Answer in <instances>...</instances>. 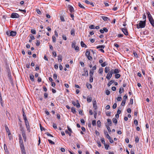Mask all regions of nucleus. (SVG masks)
Segmentation results:
<instances>
[{
  "label": "nucleus",
  "instance_id": "4be33fe9",
  "mask_svg": "<svg viewBox=\"0 0 154 154\" xmlns=\"http://www.w3.org/2000/svg\"><path fill=\"white\" fill-rule=\"evenodd\" d=\"M107 121L108 124L109 125V126H111L112 124L111 120L110 119H107Z\"/></svg>",
  "mask_w": 154,
  "mask_h": 154
},
{
  "label": "nucleus",
  "instance_id": "6ab92c4d",
  "mask_svg": "<svg viewBox=\"0 0 154 154\" xmlns=\"http://www.w3.org/2000/svg\"><path fill=\"white\" fill-rule=\"evenodd\" d=\"M109 67H106L105 68V72L106 73H107L109 71H110V69H109Z\"/></svg>",
  "mask_w": 154,
  "mask_h": 154
},
{
  "label": "nucleus",
  "instance_id": "58836bf2",
  "mask_svg": "<svg viewBox=\"0 0 154 154\" xmlns=\"http://www.w3.org/2000/svg\"><path fill=\"white\" fill-rule=\"evenodd\" d=\"M106 127L107 128V129L108 132H109V133H110L111 131V130H110V128L109 127V126H108V125H106Z\"/></svg>",
  "mask_w": 154,
  "mask_h": 154
},
{
  "label": "nucleus",
  "instance_id": "603ef678",
  "mask_svg": "<svg viewBox=\"0 0 154 154\" xmlns=\"http://www.w3.org/2000/svg\"><path fill=\"white\" fill-rule=\"evenodd\" d=\"M108 72H108V73H109V74H111V75H112V74H114V73H113V69H112L111 71H109Z\"/></svg>",
  "mask_w": 154,
  "mask_h": 154
},
{
  "label": "nucleus",
  "instance_id": "a19ab883",
  "mask_svg": "<svg viewBox=\"0 0 154 154\" xmlns=\"http://www.w3.org/2000/svg\"><path fill=\"white\" fill-rule=\"evenodd\" d=\"M52 39L53 40V42H56V37L55 36L53 35L52 37Z\"/></svg>",
  "mask_w": 154,
  "mask_h": 154
},
{
  "label": "nucleus",
  "instance_id": "e433bc0d",
  "mask_svg": "<svg viewBox=\"0 0 154 154\" xmlns=\"http://www.w3.org/2000/svg\"><path fill=\"white\" fill-rule=\"evenodd\" d=\"M29 36L31 38V39L32 40H33L35 39V38L34 36H33L32 34H30L29 35Z\"/></svg>",
  "mask_w": 154,
  "mask_h": 154
},
{
  "label": "nucleus",
  "instance_id": "774afa93",
  "mask_svg": "<svg viewBox=\"0 0 154 154\" xmlns=\"http://www.w3.org/2000/svg\"><path fill=\"white\" fill-rule=\"evenodd\" d=\"M117 107V104L116 103H115L113 104L112 106V108L113 109H115Z\"/></svg>",
  "mask_w": 154,
  "mask_h": 154
},
{
  "label": "nucleus",
  "instance_id": "de8ad7c7",
  "mask_svg": "<svg viewBox=\"0 0 154 154\" xmlns=\"http://www.w3.org/2000/svg\"><path fill=\"white\" fill-rule=\"evenodd\" d=\"M105 93H106V94L107 95H109L110 94V91L109 90H107L106 91Z\"/></svg>",
  "mask_w": 154,
  "mask_h": 154
},
{
  "label": "nucleus",
  "instance_id": "72a5a7b5",
  "mask_svg": "<svg viewBox=\"0 0 154 154\" xmlns=\"http://www.w3.org/2000/svg\"><path fill=\"white\" fill-rule=\"evenodd\" d=\"M133 54L134 55V56L136 58H137L138 57V56L137 55V54L136 53V52H135L134 51H133Z\"/></svg>",
  "mask_w": 154,
  "mask_h": 154
},
{
  "label": "nucleus",
  "instance_id": "1a4fd4ad",
  "mask_svg": "<svg viewBox=\"0 0 154 154\" xmlns=\"http://www.w3.org/2000/svg\"><path fill=\"white\" fill-rule=\"evenodd\" d=\"M10 36L14 37L16 35L17 33L16 32L12 31L10 32Z\"/></svg>",
  "mask_w": 154,
  "mask_h": 154
},
{
  "label": "nucleus",
  "instance_id": "6e6552de",
  "mask_svg": "<svg viewBox=\"0 0 154 154\" xmlns=\"http://www.w3.org/2000/svg\"><path fill=\"white\" fill-rule=\"evenodd\" d=\"M22 136L24 139V141L26 142V137L25 132L21 133Z\"/></svg>",
  "mask_w": 154,
  "mask_h": 154
},
{
  "label": "nucleus",
  "instance_id": "473e14b6",
  "mask_svg": "<svg viewBox=\"0 0 154 154\" xmlns=\"http://www.w3.org/2000/svg\"><path fill=\"white\" fill-rule=\"evenodd\" d=\"M135 142L136 143H138L139 142V139L138 136L135 137Z\"/></svg>",
  "mask_w": 154,
  "mask_h": 154
},
{
  "label": "nucleus",
  "instance_id": "e2e57ef3",
  "mask_svg": "<svg viewBox=\"0 0 154 154\" xmlns=\"http://www.w3.org/2000/svg\"><path fill=\"white\" fill-rule=\"evenodd\" d=\"M103 29L104 30V32H107L108 31V29L106 27L103 28Z\"/></svg>",
  "mask_w": 154,
  "mask_h": 154
},
{
  "label": "nucleus",
  "instance_id": "f8f14e48",
  "mask_svg": "<svg viewBox=\"0 0 154 154\" xmlns=\"http://www.w3.org/2000/svg\"><path fill=\"white\" fill-rule=\"evenodd\" d=\"M81 45L82 47L86 48L87 47V46L82 41L81 42Z\"/></svg>",
  "mask_w": 154,
  "mask_h": 154
},
{
  "label": "nucleus",
  "instance_id": "49530a36",
  "mask_svg": "<svg viewBox=\"0 0 154 154\" xmlns=\"http://www.w3.org/2000/svg\"><path fill=\"white\" fill-rule=\"evenodd\" d=\"M92 125L94 126L96 125V121L95 120H94L92 121Z\"/></svg>",
  "mask_w": 154,
  "mask_h": 154
},
{
  "label": "nucleus",
  "instance_id": "a211bd4d",
  "mask_svg": "<svg viewBox=\"0 0 154 154\" xmlns=\"http://www.w3.org/2000/svg\"><path fill=\"white\" fill-rule=\"evenodd\" d=\"M92 100V98L88 96L87 98V101L88 102H90Z\"/></svg>",
  "mask_w": 154,
  "mask_h": 154
},
{
  "label": "nucleus",
  "instance_id": "9d476101",
  "mask_svg": "<svg viewBox=\"0 0 154 154\" xmlns=\"http://www.w3.org/2000/svg\"><path fill=\"white\" fill-rule=\"evenodd\" d=\"M93 107L95 110H96L97 109V103L95 100L93 103Z\"/></svg>",
  "mask_w": 154,
  "mask_h": 154
},
{
  "label": "nucleus",
  "instance_id": "b1692460",
  "mask_svg": "<svg viewBox=\"0 0 154 154\" xmlns=\"http://www.w3.org/2000/svg\"><path fill=\"white\" fill-rule=\"evenodd\" d=\"M152 26L154 27V20H149Z\"/></svg>",
  "mask_w": 154,
  "mask_h": 154
},
{
  "label": "nucleus",
  "instance_id": "dca6fc26",
  "mask_svg": "<svg viewBox=\"0 0 154 154\" xmlns=\"http://www.w3.org/2000/svg\"><path fill=\"white\" fill-rule=\"evenodd\" d=\"M58 60L59 62H61L62 60V57L61 55L58 56Z\"/></svg>",
  "mask_w": 154,
  "mask_h": 154
},
{
  "label": "nucleus",
  "instance_id": "5fc2aeb1",
  "mask_svg": "<svg viewBox=\"0 0 154 154\" xmlns=\"http://www.w3.org/2000/svg\"><path fill=\"white\" fill-rule=\"evenodd\" d=\"M127 99V96L126 94H125L123 97V100L126 101V99Z\"/></svg>",
  "mask_w": 154,
  "mask_h": 154
},
{
  "label": "nucleus",
  "instance_id": "7c9ffc66",
  "mask_svg": "<svg viewBox=\"0 0 154 154\" xmlns=\"http://www.w3.org/2000/svg\"><path fill=\"white\" fill-rule=\"evenodd\" d=\"M90 52L88 51V49H87L86 51V52L85 53V55L86 56V57L90 55Z\"/></svg>",
  "mask_w": 154,
  "mask_h": 154
},
{
  "label": "nucleus",
  "instance_id": "13d9d810",
  "mask_svg": "<svg viewBox=\"0 0 154 154\" xmlns=\"http://www.w3.org/2000/svg\"><path fill=\"white\" fill-rule=\"evenodd\" d=\"M124 35L123 34H118L117 35V36L119 38H121L123 37Z\"/></svg>",
  "mask_w": 154,
  "mask_h": 154
},
{
  "label": "nucleus",
  "instance_id": "09e8293b",
  "mask_svg": "<svg viewBox=\"0 0 154 154\" xmlns=\"http://www.w3.org/2000/svg\"><path fill=\"white\" fill-rule=\"evenodd\" d=\"M134 124L136 126L137 125H138V122L137 120H135L134 121Z\"/></svg>",
  "mask_w": 154,
  "mask_h": 154
},
{
  "label": "nucleus",
  "instance_id": "c85d7f7f",
  "mask_svg": "<svg viewBox=\"0 0 154 154\" xmlns=\"http://www.w3.org/2000/svg\"><path fill=\"white\" fill-rule=\"evenodd\" d=\"M22 111H23V119L27 118L23 109H22Z\"/></svg>",
  "mask_w": 154,
  "mask_h": 154
},
{
  "label": "nucleus",
  "instance_id": "79ce46f5",
  "mask_svg": "<svg viewBox=\"0 0 154 154\" xmlns=\"http://www.w3.org/2000/svg\"><path fill=\"white\" fill-rule=\"evenodd\" d=\"M31 32L33 34H36V31L35 29H32L31 30Z\"/></svg>",
  "mask_w": 154,
  "mask_h": 154
},
{
  "label": "nucleus",
  "instance_id": "c03bdc74",
  "mask_svg": "<svg viewBox=\"0 0 154 154\" xmlns=\"http://www.w3.org/2000/svg\"><path fill=\"white\" fill-rule=\"evenodd\" d=\"M126 103V101L125 100H122V103L121 104V105L122 106H124L125 105Z\"/></svg>",
  "mask_w": 154,
  "mask_h": 154
},
{
  "label": "nucleus",
  "instance_id": "f257e3e1",
  "mask_svg": "<svg viewBox=\"0 0 154 154\" xmlns=\"http://www.w3.org/2000/svg\"><path fill=\"white\" fill-rule=\"evenodd\" d=\"M146 20L144 21L140 20L138 22V24H137V29L144 28L146 26Z\"/></svg>",
  "mask_w": 154,
  "mask_h": 154
},
{
  "label": "nucleus",
  "instance_id": "ea45409f",
  "mask_svg": "<svg viewBox=\"0 0 154 154\" xmlns=\"http://www.w3.org/2000/svg\"><path fill=\"white\" fill-rule=\"evenodd\" d=\"M105 148L106 150L108 149V148L109 147V146L108 144H105L104 145Z\"/></svg>",
  "mask_w": 154,
  "mask_h": 154
},
{
  "label": "nucleus",
  "instance_id": "f03ea898",
  "mask_svg": "<svg viewBox=\"0 0 154 154\" xmlns=\"http://www.w3.org/2000/svg\"><path fill=\"white\" fill-rule=\"evenodd\" d=\"M76 43L75 42H72V47L75 49L77 52L79 51V48L78 46H75Z\"/></svg>",
  "mask_w": 154,
  "mask_h": 154
},
{
  "label": "nucleus",
  "instance_id": "37998d69",
  "mask_svg": "<svg viewBox=\"0 0 154 154\" xmlns=\"http://www.w3.org/2000/svg\"><path fill=\"white\" fill-rule=\"evenodd\" d=\"M106 65V62H104L103 63H102L101 64V66L102 67H104Z\"/></svg>",
  "mask_w": 154,
  "mask_h": 154
},
{
  "label": "nucleus",
  "instance_id": "39448f33",
  "mask_svg": "<svg viewBox=\"0 0 154 154\" xmlns=\"http://www.w3.org/2000/svg\"><path fill=\"white\" fill-rule=\"evenodd\" d=\"M68 8L69 10L71 13L74 12V9L73 8L71 5H68Z\"/></svg>",
  "mask_w": 154,
  "mask_h": 154
},
{
  "label": "nucleus",
  "instance_id": "f704fd0d",
  "mask_svg": "<svg viewBox=\"0 0 154 154\" xmlns=\"http://www.w3.org/2000/svg\"><path fill=\"white\" fill-rule=\"evenodd\" d=\"M94 73V71L92 70H91L90 71L89 75L90 76H93V74Z\"/></svg>",
  "mask_w": 154,
  "mask_h": 154
},
{
  "label": "nucleus",
  "instance_id": "bb28decb",
  "mask_svg": "<svg viewBox=\"0 0 154 154\" xmlns=\"http://www.w3.org/2000/svg\"><path fill=\"white\" fill-rule=\"evenodd\" d=\"M124 91V89L122 88H121L119 89V92L120 94H122Z\"/></svg>",
  "mask_w": 154,
  "mask_h": 154
},
{
  "label": "nucleus",
  "instance_id": "f3484780",
  "mask_svg": "<svg viewBox=\"0 0 154 154\" xmlns=\"http://www.w3.org/2000/svg\"><path fill=\"white\" fill-rule=\"evenodd\" d=\"M105 48L104 45H99V46H97L96 47V48L97 49H99L100 48Z\"/></svg>",
  "mask_w": 154,
  "mask_h": 154
},
{
  "label": "nucleus",
  "instance_id": "5701e85b",
  "mask_svg": "<svg viewBox=\"0 0 154 154\" xmlns=\"http://www.w3.org/2000/svg\"><path fill=\"white\" fill-rule=\"evenodd\" d=\"M100 18H101L102 19H109L106 16H103V15L100 16Z\"/></svg>",
  "mask_w": 154,
  "mask_h": 154
},
{
  "label": "nucleus",
  "instance_id": "9b49d317",
  "mask_svg": "<svg viewBox=\"0 0 154 154\" xmlns=\"http://www.w3.org/2000/svg\"><path fill=\"white\" fill-rule=\"evenodd\" d=\"M112 75L109 74V73H108L106 76V78L108 80H109L112 77Z\"/></svg>",
  "mask_w": 154,
  "mask_h": 154
},
{
  "label": "nucleus",
  "instance_id": "2f4dec72",
  "mask_svg": "<svg viewBox=\"0 0 154 154\" xmlns=\"http://www.w3.org/2000/svg\"><path fill=\"white\" fill-rule=\"evenodd\" d=\"M112 120V122L113 123H115L116 124L117 123V120L116 118H113Z\"/></svg>",
  "mask_w": 154,
  "mask_h": 154
},
{
  "label": "nucleus",
  "instance_id": "a878e982",
  "mask_svg": "<svg viewBox=\"0 0 154 154\" xmlns=\"http://www.w3.org/2000/svg\"><path fill=\"white\" fill-rule=\"evenodd\" d=\"M99 73L100 74H102L103 72V69L101 67L100 68L99 70Z\"/></svg>",
  "mask_w": 154,
  "mask_h": 154
},
{
  "label": "nucleus",
  "instance_id": "680f3d73",
  "mask_svg": "<svg viewBox=\"0 0 154 154\" xmlns=\"http://www.w3.org/2000/svg\"><path fill=\"white\" fill-rule=\"evenodd\" d=\"M96 68H97V66H96V65H95L92 67V69L91 70L94 71V70H96Z\"/></svg>",
  "mask_w": 154,
  "mask_h": 154
},
{
  "label": "nucleus",
  "instance_id": "7ed1b4c3",
  "mask_svg": "<svg viewBox=\"0 0 154 154\" xmlns=\"http://www.w3.org/2000/svg\"><path fill=\"white\" fill-rule=\"evenodd\" d=\"M19 17V15L16 13H12L11 15V17L13 18H18Z\"/></svg>",
  "mask_w": 154,
  "mask_h": 154
},
{
  "label": "nucleus",
  "instance_id": "cd10ccee",
  "mask_svg": "<svg viewBox=\"0 0 154 154\" xmlns=\"http://www.w3.org/2000/svg\"><path fill=\"white\" fill-rule=\"evenodd\" d=\"M86 86H87V88L89 89L91 88H92V85L89 84H86Z\"/></svg>",
  "mask_w": 154,
  "mask_h": 154
},
{
  "label": "nucleus",
  "instance_id": "bf43d9fd",
  "mask_svg": "<svg viewBox=\"0 0 154 154\" xmlns=\"http://www.w3.org/2000/svg\"><path fill=\"white\" fill-rule=\"evenodd\" d=\"M48 141L50 143H51V144H54V143L52 141V140H49V139H48Z\"/></svg>",
  "mask_w": 154,
  "mask_h": 154
},
{
  "label": "nucleus",
  "instance_id": "4c0bfd02",
  "mask_svg": "<svg viewBox=\"0 0 154 154\" xmlns=\"http://www.w3.org/2000/svg\"><path fill=\"white\" fill-rule=\"evenodd\" d=\"M101 122L100 120H98L97 122V125L99 127H100L101 126Z\"/></svg>",
  "mask_w": 154,
  "mask_h": 154
},
{
  "label": "nucleus",
  "instance_id": "3c124183",
  "mask_svg": "<svg viewBox=\"0 0 154 154\" xmlns=\"http://www.w3.org/2000/svg\"><path fill=\"white\" fill-rule=\"evenodd\" d=\"M40 44V42L39 40H37L36 41V45L37 46H38Z\"/></svg>",
  "mask_w": 154,
  "mask_h": 154
},
{
  "label": "nucleus",
  "instance_id": "864d4df0",
  "mask_svg": "<svg viewBox=\"0 0 154 154\" xmlns=\"http://www.w3.org/2000/svg\"><path fill=\"white\" fill-rule=\"evenodd\" d=\"M57 75L56 74L54 73V74L53 78L54 79H57Z\"/></svg>",
  "mask_w": 154,
  "mask_h": 154
},
{
  "label": "nucleus",
  "instance_id": "aec40b11",
  "mask_svg": "<svg viewBox=\"0 0 154 154\" xmlns=\"http://www.w3.org/2000/svg\"><path fill=\"white\" fill-rule=\"evenodd\" d=\"M78 4L80 8L85 9V7L83 6L82 4H81L80 2H78Z\"/></svg>",
  "mask_w": 154,
  "mask_h": 154
},
{
  "label": "nucleus",
  "instance_id": "a18cd8bd",
  "mask_svg": "<svg viewBox=\"0 0 154 154\" xmlns=\"http://www.w3.org/2000/svg\"><path fill=\"white\" fill-rule=\"evenodd\" d=\"M101 141L102 143L104 144V145H105V141L104 139V138H101Z\"/></svg>",
  "mask_w": 154,
  "mask_h": 154
},
{
  "label": "nucleus",
  "instance_id": "20e7f679",
  "mask_svg": "<svg viewBox=\"0 0 154 154\" xmlns=\"http://www.w3.org/2000/svg\"><path fill=\"white\" fill-rule=\"evenodd\" d=\"M121 29L125 35H128V33L127 29L124 28H121Z\"/></svg>",
  "mask_w": 154,
  "mask_h": 154
},
{
  "label": "nucleus",
  "instance_id": "c9c22d12",
  "mask_svg": "<svg viewBox=\"0 0 154 154\" xmlns=\"http://www.w3.org/2000/svg\"><path fill=\"white\" fill-rule=\"evenodd\" d=\"M25 125L27 130H29V129L30 128L29 123L26 124Z\"/></svg>",
  "mask_w": 154,
  "mask_h": 154
},
{
  "label": "nucleus",
  "instance_id": "6e6d98bb",
  "mask_svg": "<svg viewBox=\"0 0 154 154\" xmlns=\"http://www.w3.org/2000/svg\"><path fill=\"white\" fill-rule=\"evenodd\" d=\"M93 76H90L89 81L90 82H93Z\"/></svg>",
  "mask_w": 154,
  "mask_h": 154
},
{
  "label": "nucleus",
  "instance_id": "2eb2a0df",
  "mask_svg": "<svg viewBox=\"0 0 154 154\" xmlns=\"http://www.w3.org/2000/svg\"><path fill=\"white\" fill-rule=\"evenodd\" d=\"M85 73L83 74H82V76H85V75L86 76H88V71L87 70L84 71Z\"/></svg>",
  "mask_w": 154,
  "mask_h": 154
},
{
  "label": "nucleus",
  "instance_id": "0e129e2a",
  "mask_svg": "<svg viewBox=\"0 0 154 154\" xmlns=\"http://www.w3.org/2000/svg\"><path fill=\"white\" fill-rule=\"evenodd\" d=\"M111 113V112L108 111L106 112V115L107 116H110Z\"/></svg>",
  "mask_w": 154,
  "mask_h": 154
},
{
  "label": "nucleus",
  "instance_id": "69168bd1",
  "mask_svg": "<svg viewBox=\"0 0 154 154\" xmlns=\"http://www.w3.org/2000/svg\"><path fill=\"white\" fill-rule=\"evenodd\" d=\"M21 151L22 153V154L26 153L25 148L21 149Z\"/></svg>",
  "mask_w": 154,
  "mask_h": 154
},
{
  "label": "nucleus",
  "instance_id": "8fccbe9b",
  "mask_svg": "<svg viewBox=\"0 0 154 154\" xmlns=\"http://www.w3.org/2000/svg\"><path fill=\"white\" fill-rule=\"evenodd\" d=\"M80 121H81V123H82V124L83 125H85V122L84 120L83 119H81L80 120Z\"/></svg>",
  "mask_w": 154,
  "mask_h": 154
},
{
  "label": "nucleus",
  "instance_id": "4468645a",
  "mask_svg": "<svg viewBox=\"0 0 154 154\" xmlns=\"http://www.w3.org/2000/svg\"><path fill=\"white\" fill-rule=\"evenodd\" d=\"M114 82V80H111L107 84L108 87H109Z\"/></svg>",
  "mask_w": 154,
  "mask_h": 154
},
{
  "label": "nucleus",
  "instance_id": "338daca9",
  "mask_svg": "<svg viewBox=\"0 0 154 154\" xmlns=\"http://www.w3.org/2000/svg\"><path fill=\"white\" fill-rule=\"evenodd\" d=\"M62 38L64 40H66L67 39L65 35H63L62 36Z\"/></svg>",
  "mask_w": 154,
  "mask_h": 154
},
{
  "label": "nucleus",
  "instance_id": "412c9836",
  "mask_svg": "<svg viewBox=\"0 0 154 154\" xmlns=\"http://www.w3.org/2000/svg\"><path fill=\"white\" fill-rule=\"evenodd\" d=\"M121 76V75L118 73L116 74L115 75V77L116 79H118Z\"/></svg>",
  "mask_w": 154,
  "mask_h": 154
},
{
  "label": "nucleus",
  "instance_id": "393cba45",
  "mask_svg": "<svg viewBox=\"0 0 154 154\" xmlns=\"http://www.w3.org/2000/svg\"><path fill=\"white\" fill-rule=\"evenodd\" d=\"M71 111L73 113H75L76 112V109L74 107H72L71 108Z\"/></svg>",
  "mask_w": 154,
  "mask_h": 154
},
{
  "label": "nucleus",
  "instance_id": "423d86ee",
  "mask_svg": "<svg viewBox=\"0 0 154 154\" xmlns=\"http://www.w3.org/2000/svg\"><path fill=\"white\" fill-rule=\"evenodd\" d=\"M114 74H117L119 73L121 71L120 70L117 68H116L114 69H113Z\"/></svg>",
  "mask_w": 154,
  "mask_h": 154
},
{
  "label": "nucleus",
  "instance_id": "4d7b16f0",
  "mask_svg": "<svg viewBox=\"0 0 154 154\" xmlns=\"http://www.w3.org/2000/svg\"><path fill=\"white\" fill-rule=\"evenodd\" d=\"M94 27H95V26L94 25H90L89 26V28L91 29H94L95 28Z\"/></svg>",
  "mask_w": 154,
  "mask_h": 154
},
{
  "label": "nucleus",
  "instance_id": "0eeeda50",
  "mask_svg": "<svg viewBox=\"0 0 154 154\" xmlns=\"http://www.w3.org/2000/svg\"><path fill=\"white\" fill-rule=\"evenodd\" d=\"M148 19H153L150 12L148 11L146 12Z\"/></svg>",
  "mask_w": 154,
  "mask_h": 154
},
{
  "label": "nucleus",
  "instance_id": "c756f323",
  "mask_svg": "<svg viewBox=\"0 0 154 154\" xmlns=\"http://www.w3.org/2000/svg\"><path fill=\"white\" fill-rule=\"evenodd\" d=\"M71 34L73 36L75 35V30L74 29H72L71 30Z\"/></svg>",
  "mask_w": 154,
  "mask_h": 154
},
{
  "label": "nucleus",
  "instance_id": "ddd939ff",
  "mask_svg": "<svg viewBox=\"0 0 154 154\" xmlns=\"http://www.w3.org/2000/svg\"><path fill=\"white\" fill-rule=\"evenodd\" d=\"M29 78L32 82H33L34 81V75L32 74H31L29 75Z\"/></svg>",
  "mask_w": 154,
  "mask_h": 154
},
{
  "label": "nucleus",
  "instance_id": "052dcab7",
  "mask_svg": "<svg viewBox=\"0 0 154 154\" xmlns=\"http://www.w3.org/2000/svg\"><path fill=\"white\" fill-rule=\"evenodd\" d=\"M67 128H68V131H69L70 133H72V129H71V128H70L69 126H67Z\"/></svg>",
  "mask_w": 154,
  "mask_h": 154
}]
</instances>
